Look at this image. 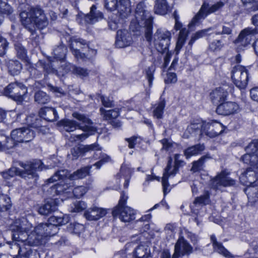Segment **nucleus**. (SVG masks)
<instances>
[{
    "instance_id": "4c0bfd02",
    "label": "nucleus",
    "mask_w": 258,
    "mask_h": 258,
    "mask_svg": "<svg viewBox=\"0 0 258 258\" xmlns=\"http://www.w3.org/2000/svg\"><path fill=\"white\" fill-rule=\"evenodd\" d=\"M45 244L44 239L40 237L35 231H32L28 235L27 245L29 246H38Z\"/></svg>"
},
{
    "instance_id": "3c124183",
    "label": "nucleus",
    "mask_w": 258,
    "mask_h": 258,
    "mask_svg": "<svg viewBox=\"0 0 258 258\" xmlns=\"http://www.w3.org/2000/svg\"><path fill=\"white\" fill-rule=\"evenodd\" d=\"M151 251L150 247L147 245H140L134 251V256L137 258L146 255V253Z\"/></svg>"
},
{
    "instance_id": "4be33fe9",
    "label": "nucleus",
    "mask_w": 258,
    "mask_h": 258,
    "mask_svg": "<svg viewBox=\"0 0 258 258\" xmlns=\"http://www.w3.org/2000/svg\"><path fill=\"white\" fill-rule=\"evenodd\" d=\"M239 109V105L236 102L225 101L218 105L216 111L218 114L227 116L237 113Z\"/></svg>"
},
{
    "instance_id": "9b49d317",
    "label": "nucleus",
    "mask_w": 258,
    "mask_h": 258,
    "mask_svg": "<svg viewBox=\"0 0 258 258\" xmlns=\"http://www.w3.org/2000/svg\"><path fill=\"white\" fill-rule=\"evenodd\" d=\"M104 7L110 12L117 9L119 16L121 19L126 18L131 13L130 0H104Z\"/></svg>"
},
{
    "instance_id": "5fc2aeb1",
    "label": "nucleus",
    "mask_w": 258,
    "mask_h": 258,
    "mask_svg": "<svg viewBox=\"0 0 258 258\" xmlns=\"http://www.w3.org/2000/svg\"><path fill=\"white\" fill-rule=\"evenodd\" d=\"M22 130V138L24 139V142L27 143L32 140L35 137L34 132L28 127H21Z\"/></svg>"
},
{
    "instance_id": "69168bd1",
    "label": "nucleus",
    "mask_w": 258,
    "mask_h": 258,
    "mask_svg": "<svg viewBox=\"0 0 258 258\" xmlns=\"http://www.w3.org/2000/svg\"><path fill=\"white\" fill-rule=\"evenodd\" d=\"M9 43L4 37L0 35V55H5L8 48Z\"/></svg>"
},
{
    "instance_id": "473e14b6",
    "label": "nucleus",
    "mask_w": 258,
    "mask_h": 258,
    "mask_svg": "<svg viewBox=\"0 0 258 258\" xmlns=\"http://www.w3.org/2000/svg\"><path fill=\"white\" fill-rule=\"evenodd\" d=\"M6 67L8 69V73L12 76L19 75L23 69L22 64L16 59L8 60L6 62Z\"/></svg>"
},
{
    "instance_id": "412c9836",
    "label": "nucleus",
    "mask_w": 258,
    "mask_h": 258,
    "mask_svg": "<svg viewBox=\"0 0 258 258\" xmlns=\"http://www.w3.org/2000/svg\"><path fill=\"white\" fill-rule=\"evenodd\" d=\"M88 47L87 42L82 38H73L70 44V48L75 57L79 59L85 60L86 57V53L81 52L80 49L84 47Z\"/></svg>"
},
{
    "instance_id": "37998d69",
    "label": "nucleus",
    "mask_w": 258,
    "mask_h": 258,
    "mask_svg": "<svg viewBox=\"0 0 258 258\" xmlns=\"http://www.w3.org/2000/svg\"><path fill=\"white\" fill-rule=\"evenodd\" d=\"M48 224L47 223H41L34 229V231L40 237L44 239L46 243L48 240Z\"/></svg>"
},
{
    "instance_id": "13d9d810",
    "label": "nucleus",
    "mask_w": 258,
    "mask_h": 258,
    "mask_svg": "<svg viewBox=\"0 0 258 258\" xmlns=\"http://www.w3.org/2000/svg\"><path fill=\"white\" fill-rule=\"evenodd\" d=\"M131 173V171L129 168L123 166L121 167L119 174L124 177L125 182L124 183V187L125 188H127L128 186Z\"/></svg>"
},
{
    "instance_id": "7c9ffc66",
    "label": "nucleus",
    "mask_w": 258,
    "mask_h": 258,
    "mask_svg": "<svg viewBox=\"0 0 258 258\" xmlns=\"http://www.w3.org/2000/svg\"><path fill=\"white\" fill-rule=\"evenodd\" d=\"M172 6L167 0H156L154 11L157 14L165 15L170 12Z\"/></svg>"
},
{
    "instance_id": "393cba45",
    "label": "nucleus",
    "mask_w": 258,
    "mask_h": 258,
    "mask_svg": "<svg viewBox=\"0 0 258 258\" xmlns=\"http://www.w3.org/2000/svg\"><path fill=\"white\" fill-rule=\"evenodd\" d=\"M49 4L51 6L52 8L56 9V12L53 11H49V16L52 21H54L57 19V15L58 12L59 16L61 18H65L67 17L68 14V10L61 7L60 2L58 0H49Z\"/></svg>"
},
{
    "instance_id": "e433bc0d",
    "label": "nucleus",
    "mask_w": 258,
    "mask_h": 258,
    "mask_svg": "<svg viewBox=\"0 0 258 258\" xmlns=\"http://www.w3.org/2000/svg\"><path fill=\"white\" fill-rule=\"evenodd\" d=\"M14 148L12 139L4 133L0 132V151H7Z\"/></svg>"
},
{
    "instance_id": "a211bd4d",
    "label": "nucleus",
    "mask_w": 258,
    "mask_h": 258,
    "mask_svg": "<svg viewBox=\"0 0 258 258\" xmlns=\"http://www.w3.org/2000/svg\"><path fill=\"white\" fill-rule=\"evenodd\" d=\"M30 76L34 79L42 78L43 74L45 77L48 75V57L39 59L34 66H30L28 68Z\"/></svg>"
},
{
    "instance_id": "864d4df0",
    "label": "nucleus",
    "mask_w": 258,
    "mask_h": 258,
    "mask_svg": "<svg viewBox=\"0 0 258 258\" xmlns=\"http://www.w3.org/2000/svg\"><path fill=\"white\" fill-rule=\"evenodd\" d=\"M70 174L66 169L58 170L54 174L49 178V183L56 181L60 179H63L66 177H69Z\"/></svg>"
},
{
    "instance_id": "7ed1b4c3",
    "label": "nucleus",
    "mask_w": 258,
    "mask_h": 258,
    "mask_svg": "<svg viewBox=\"0 0 258 258\" xmlns=\"http://www.w3.org/2000/svg\"><path fill=\"white\" fill-rule=\"evenodd\" d=\"M73 116L80 122L73 120H62L59 122L60 125L63 126V129L67 132H73L78 128L85 133L76 136L75 138L73 139L72 141L85 139L96 132V129L91 126L92 121L85 115L78 112H74L73 113Z\"/></svg>"
},
{
    "instance_id": "a878e982",
    "label": "nucleus",
    "mask_w": 258,
    "mask_h": 258,
    "mask_svg": "<svg viewBox=\"0 0 258 258\" xmlns=\"http://www.w3.org/2000/svg\"><path fill=\"white\" fill-rule=\"evenodd\" d=\"M24 118L25 120V123L29 126L33 128H37L38 123L42 122V120L38 118V116L35 114H31L28 116L23 113H18L17 115L16 120L18 122H24Z\"/></svg>"
},
{
    "instance_id": "39448f33",
    "label": "nucleus",
    "mask_w": 258,
    "mask_h": 258,
    "mask_svg": "<svg viewBox=\"0 0 258 258\" xmlns=\"http://www.w3.org/2000/svg\"><path fill=\"white\" fill-rule=\"evenodd\" d=\"M135 17L138 25L145 28V36L149 42L152 40L153 17L143 2L137 5Z\"/></svg>"
},
{
    "instance_id": "dca6fc26",
    "label": "nucleus",
    "mask_w": 258,
    "mask_h": 258,
    "mask_svg": "<svg viewBox=\"0 0 258 258\" xmlns=\"http://www.w3.org/2000/svg\"><path fill=\"white\" fill-rule=\"evenodd\" d=\"M193 251L194 248L191 245L183 236H180L174 245L172 258L188 257Z\"/></svg>"
},
{
    "instance_id": "09e8293b",
    "label": "nucleus",
    "mask_w": 258,
    "mask_h": 258,
    "mask_svg": "<svg viewBox=\"0 0 258 258\" xmlns=\"http://www.w3.org/2000/svg\"><path fill=\"white\" fill-rule=\"evenodd\" d=\"M193 123H191L187 127V131L189 134H195L200 133L201 134L203 133V123L201 124L200 121H194Z\"/></svg>"
},
{
    "instance_id": "603ef678",
    "label": "nucleus",
    "mask_w": 258,
    "mask_h": 258,
    "mask_svg": "<svg viewBox=\"0 0 258 258\" xmlns=\"http://www.w3.org/2000/svg\"><path fill=\"white\" fill-rule=\"evenodd\" d=\"M48 95L45 92L39 90L35 93V101L40 104H45L47 102Z\"/></svg>"
},
{
    "instance_id": "b1692460",
    "label": "nucleus",
    "mask_w": 258,
    "mask_h": 258,
    "mask_svg": "<svg viewBox=\"0 0 258 258\" xmlns=\"http://www.w3.org/2000/svg\"><path fill=\"white\" fill-rule=\"evenodd\" d=\"M99 145L96 143L88 145H81L78 147H75L71 149L73 160L77 159L79 156L84 155L86 153L91 151L100 150Z\"/></svg>"
},
{
    "instance_id": "052dcab7",
    "label": "nucleus",
    "mask_w": 258,
    "mask_h": 258,
    "mask_svg": "<svg viewBox=\"0 0 258 258\" xmlns=\"http://www.w3.org/2000/svg\"><path fill=\"white\" fill-rule=\"evenodd\" d=\"M69 229L73 233L79 235L84 231L85 227L83 224L74 223L70 224Z\"/></svg>"
},
{
    "instance_id": "2f4dec72",
    "label": "nucleus",
    "mask_w": 258,
    "mask_h": 258,
    "mask_svg": "<svg viewBox=\"0 0 258 258\" xmlns=\"http://www.w3.org/2000/svg\"><path fill=\"white\" fill-rule=\"evenodd\" d=\"M0 174L5 181L10 180L16 175H19L25 180H27L26 175H24V171L16 167H12L8 170L1 172Z\"/></svg>"
},
{
    "instance_id": "680f3d73",
    "label": "nucleus",
    "mask_w": 258,
    "mask_h": 258,
    "mask_svg": "<svg viewBox=\"0 0 258 258\" xmlns=\"http://www.w3.org/2000/svg\"><path fill=\"white\" fill-rule=\"evenodd\" d=\"M71 189V192L72 191L76 198H81L87 191V188L84 186H79L74 188L73 189Z\"/></svg>"
},
{
    "instance_id": "f704fd0d",
    "label": "nucleus",
    "mask_w": 258,
    "mask_h": 258,
    "mask_svg": "<svg viewBox=\"0 0 258 258\" xmlns=\"http://www.w3.org/2000/svg\"><path fill=\"white\" fill-rule=\"evenodd\" d=\"M210 239L215 251L227 257L231 256L230 252L223 246L222 243L217 241L215 235H211Z\"/></svg>"
},
{
    "instance_id": "2eb2a0df",
    "label": "nucleus",
    "mask_w": 258,
    "mask_h": 258,
    "mask_svg": "<svg viewBox=\"0 0 258 258\" xmlns=\"http://www.w3.org/2000/svg\"><path fill=\"white\" fill-rule=\"evenodd\" d=\"M230 172L222 170L211 180L210 185L215 190H221L222 187L232 186L236 184V180L229 176Z\"/></svg>"
},
{
    "instance_id": "c756f323",
    "label": "nucleus",
    "mask_w": 258,
    "mask_h": 258,
    "mask_svg": "<svg viewBox=\"0 0 258 258\" xmlns=\"http://www.w3.org/2000/svg\"><path fill=\"white\" fill-rule=\"evenodd\" d=\"M106 214L105 209L98 207H93L88 209L84 213V216L88 220H97L104 216Z\"/></svg>"
},
{
    "instance_id": "cd10ccee",
    "label": "nucleus",
    "mask_w": 258,
    "mask_h": 258,
    "mask_svg": "<svg viewBox=\"0 0 258 258\" xmlns=\"http://www.w3.org/2000/svg\"><path fill=\"white\" fill-rule=\"evenodd\" d=\"M239 180L240 182L244 185L253 184L256 183L257 181L255 172L252 168H248L240 175Z\"/></svg>"
},
{
    "instance_id": "49530a36",
    "label": "nucleus",
    "mask_w": 258,
    "mask_h": 258,
    "mask_svg": "<svg viewBox=\"0 0 258 258\" xmlns=\"http://www.w3.org/2000/svg\"><path fill=\"white\" fill-rule=\"evenodd\" d=\"M67 53V48L64 45L57 46L53 51L54 57L57 59L56 61H60L65 58Z\"/></svg>"
},
{
    "instance_id": "58836bf2",
    "label": "nucleus",
    "mask_w": 258,
    "mask_h": 258,
    "mask_svg": "<svg viewBox=\"0 0 258 258\" xmlns=\"http://www.w3.org/2000/svg\"><path fill=\"white\" fill-rule=\"evenodd\" d=\"M205 149L204 145L199 144L189 147L184 151V154L186 158H189L192 156L201 154Z\"/></svg>"
},
{
    "instance_id": "6e6552de",
    "label": "nucleus",
    "mask_w": 258,
    "mask_h": 258,
    "mask_svg": "<svg viewBox=\"0 0 258 258\" xmlns=\"http://www.w3.org/2000/svg\"><path fill=\"white\" fill-rule=\"evenodd\" d=\"M226 3L225 1H219L210 7L204 4L188 24V28L191 31L194 30L195 27L199 26L208 15L221 10Z\"/></svg>"
},
{
    "instance_id": "c85d7f7f",
    "label": "nucleus",
    "mask_w": 258,
    "mask_h": 258,
    "mask_svg": "<svg viewBox=\"0 0 258 258\" xmlns=\"http://www.w3.org/2000/svg\"><path fill=\"white\" fill-rule=\"evenodd\" d=\"M228 95V93L224 88L218 87L210 93V97L213 103L218 104L225 101Z\"/></svg>"
},
{
    "instance_id": "de8ad7c7",
    "label": "nucleus",
    "mask_w": 258,
    "mask_h": 258,
    "mask_svg": "<svg viewBox=\"0 0 258 258\" xmlns=\"http://www.w3.org/2000/svg\"><path fill=\"white\" fill-rule=\"evenodd\" d=\"M22 130L20 128L13 130L11 133V139L13 141L14 148L16 147L19 143H23L24 139L22 138Z\"/></svg>"
},
{
    "instance_id": "20e7f679",
    "label": "nucleus",
    "mask_w": 258,
    "mask_h": 258,
    "mask_svg": "<svg viewBox=\"0 0 258 258\" xmlns=\"http://www.w3.org/2000/svg\"><path fill=\"white\" fill-rule=\"evenodd\" d=\"M13 239V245L18 249V255L26 258H30V254L32 253L31 249H27L25 247H21L18 242L27 244L28 234L25 227H22L17 222L11 225L10 227Z\"/></svg>"
},
{
    "instance_id": "4d7b16f0",
    "label": "nucleus",
    "mask_w": 258,
    "mask_h": 258,
    "mask_svg": "<svg viewBox=\"0 0 258 258\" xmlns=\"http://www.w3.org/2000/svg\"><path fill=\"white\" fill-rule=\"evenodd\" d=\"M86 204L83 201H76L74 202L70 208L71 212H80L86 208Z\"/></svg>"
},
{
    "instance_id": "bb28decb",
    "label": "nucleus",
    "mask_w": 258,
    "mask_h": 258,
    "mask_svg": "<svg viewBox=\"0 0 258 258\" xmlns=\"http://www.w3.org/2000/svg\"><path fill=\"white\" fill-rule=\"evenodd\" d=\"M103 18V13L97 9L96 5H93L90 8V12L85 15L84 19L87 24H93Z\"/></svg>"
},
{
    "instance_id": "1a4fd4ad",
    "label": "nucleus",
    "mask_w": 258,
    "mask_h": 258,
    "mask_svg": "<svg viewBox=\"0 0 258 258\" xmlns=\"http://www.w3.org/2000/svg\"><path fill=\"white\" fill-rule=\"evenodd\" d=\"M27 93V87L21 82L17 81L9 84L4 90L5 96L21 104L24 101V105H27V101L24 100V96Z\"/></svg>"
},
{
    "instance_id": "774afa93",
    "label": "nucleus",
    "mask_w": 258,
    "mask_h": 258,
    "mask_svg": "<svg viewBox=\"0 0 258 258\" xmlns=\"http://www.w3.org/2000/svg\"><path fill=\"white\" fill-rule=\"evenodd\" d=\"M56 189L55 191H57V195H63L65 194H67L68 192H71V188H68L67 185L65 184H54Z\"/></svg>"
},
{
    "instance_id": "79ce46f5",
    "label": "nucleus",
    "mask_w": 258,
    "mask_h": 258,
    "mask_svg": "<svg viewBox=\"0 0 258 258\" xmlns=\"http://www.w3.org/2000/svg\"><path fill=\"white\" fill-rule=\"evenodd\" d=\"M12 207V203L10 197L4 194H0V212L9 211Z\"/></svg>"
},
{
    "instance_id": "0e129e2a",
    "label": "nucleus",
    "mask_w": 258,
    "mask_h": 258,
    "mask_svg": "<svg viewBox=\"0 0 258 258\" xmlns=\"http://www.w3.org/2000/svg\"><path fill=\"white\" fill-rule=\"evenodd\" d=\"M209 194L208 192H206L203 195L196 198L193 203V204L196 205L198 204L206 205L208 204L209 202Z\"/></svg>"
},
{
    "instance_id": "f3484780",
    "label": "nucleus",
    "mask_w": 258,
    "mask_h": 258,
    "mask_svg": "<svg viewBox=\"0 0 258 258\" xmlns=\"http://www.w3.org/2000/svg\"><path fill=\"white\" fill-rule=\"evenodd\" d=\"M50 61L49 59V74H54L59 77L63 76L70 72L73 74L75 65L70 62H66L64 60L60 61Z\"/></svg>"
},
{
    "instance_id": "ea45409f",
    "label": "nucleus",
    "mask_w": 258,
    "mask_h": 258,
    "mask_svg": "<svg viewBox=\"0 0 258 258\" xmlns=\"http://www.w3.org/2000/svg\"><path fill=\"white\" fill-rule=\"evenodd\" d=\"M211 158L212 157L209 154L202 156L198 160L192 162L191 171L196 172L203 170L205 167V163Z\"/></svg>"
},
{
    "instance_id": "f257e3e1",
    "label": "nucleus",
    "mask_w": 258,
    "mask_h": 258,
    "mask_svg": "<svg viewBox=\"0 0 258 258\" xmlns=\"http://www.w3.org/2000/svg\"><path fill=\"white\" fill-rule=\"evenodd\" d=\"M58 204L59 201L57 199L49 202V230L51 231H49V242L51 246L56 247L65 245L68 241L66 237H59L55 235L59 230L58 226L64 225L69 221V217L62 213H59V215L57 213L52 214L51 212L57 210Z\"/></svg>"
},
{
    "instance_id": "72a5a7b5",
    "label": "nucleus",
    "mask_w": 258,
    "mask_h": 258,
    "mask_svg": "<svg viewBox=\"0 0 258 258\" xmlns=\"http://www.w3.org/2000/svg\"><path fill=\"white\" fill-rule=\"evenodd\" d=\"M14 48L17 57L27 63H30V59L28 56L27 49L21 43L16 42L14 44Z\"/></svg>"
},
{
    "instance_id": "ddd939ff",
    "label": "nucleus",
    "mask_w": 258,
    "mask_h": 258,
    "mask_svg": "<svg viewBox=\"0 0 258 258\" xmlns=\"http://www.w3.org/2000/svg\"><path fill=\"white\" fill-rule=\"evenodd\" d=\"M19 165L23 167L24 175H26L27 180L31 184H35L38 178V175L36 173L37 170L41 171L43 169V163L40 160H35L30 164H25L20 162Z\"/></svg>"
},
{
    "instance_id": "c03bdc74",
    "label": "nucleus",
    "mask_w": 258,
    "mask_h": 258,
    "mask_svg": "<svg viewBox=\"0 0 258 258\" xmlns=\"http://www.w3.org/2000/svg\"><path fill=\"white\" fill-rule=\"evenodd\" d=\"M100 112L105 120L115 119L119 115V110L117 108L106 110L103 107H101Z\"/></svg>"
},
{
    "instance_id": "a18cd8bd",
    "label": "nucleus",
    "mask_w": 258,
    "mask_h": 258,
    "mask_svg": "<svg viewBox=\"0 0 258 258\" xmlns=\"http://www.w3.org/2000/svg\"><path fill=\"white\" fill-rule=\"evenodd\" d=\"M214 29V26L213 27H210L207 29L201 30L197 31L196 33H195L192 37L190 41L188 42V45H190V47L192 45L194 42L201 38H202L208 34V33L212 30Z\"/></svg>"
},
{
    "instance_id": "4468645a",
    "label": "nucleus",
    "mask_w": 258,
    "mask_h": 258,
    "mask_svg": "<svg viewBox=\"0 0 258 258\" xmlns=\"http://www.w3.org/2000/svg\"><path fill=\"white\" fill-rule=\"evenodd\" d=\"M171 33L170 31L158 29L154 35V44L157 51L161 53L168 50L170 44Z\"/></svg>"
},
{
    "instance_id": "5701e85b",
    "label": "nucleus",
    "mask_w": 258,
    "mask_h": 258,
    "mask_svg": "<svg viewBox=\"0 0 258 258\" xmlns=\"http://www.w3.org/2000/svg\"><path fill=\"white\" fill-rule=\"evenodd\" d=\"M132 42L131 33L126 30H118L116 35L115 45L118 48H124L130 46Z\"/></svg>"
},
{
    "instance_id": "aec40b11",
    "label": "nucleus",
    "mask_w": 258,
    "mask_h": 258,
    "mask_svg": "<svg viewBox=\"0 0 258 258\" xmlns=\"http://www.w3.org/2000/svg\"><path fill=\"white\" fill-rule=\"evenodd\" d=\"M252 27H247L241 31L235 43L237 44L238 50L243 49L249 45L252 40V36L257 34L251 30Z\"/></svg>"
},
{
    "instance_id": "c9c22d12",
    "label": "nucleus",
    "mask_w": 258,
    "mask_h": 258,
    "mask_svg": "<svg viewBox=\"0 0 258 258\" xmlns=\"http://www.w3.org/2000/svg\"><path fill=\"white\" fill-rule=\"evenodd\" d=\"M92 167V165H88L82 167L74 171L73 173L70 174L69 176V178L71 180L83 179L90 175V170Z\"/></svg>"
},
{
    "instance_id": "9d476101",
    "label": "nucleus",
    "mask_w": 258,
    "mask_h": 258,
    "mask_svg": "<svg viewBox=\"0 0 258 258\" xmlns=\"http://www.w3.org/2000/svg\"><path fill=\"white\" fill-rule=\"evenodd\" d=\"M215 31L214 33L216 35H221V39L215 40L209 44V49L213 52L219 51L225 45L224 35H229L232 34L233 26L229 23H219L214 26Z\"/></svg>"
},
{
    "instance_id": "6e6d98bb",
    "label": "nucleus",
    "mask_w": 258,
    "mask_h": 258,
    "mask_svg": "<svg viewBox=\"0 0 258 258\" xmlns=\"http://www.w3.org/2000/svg\"><path fill=\"white\" fill-rule=\"evenodd\" d=\"M73 74L83 79L88 76L89 71L85 68L74 66Z\"/></svg>"
},
{
    "instance_id": "f03ea898",
    "label": "nucleus",
    "mask_w": 258,
    "mask_h": 258,
    "mask_svg": "<svg viewBox=\"0 0 258 258\" xmlns=\"http://www.w3.org/2000/svg\"><path fill=\"white\" fill-rule=\"evenodd\" d=\"M22 25L31 33L36 35V28L42 30L48 23L44 11L39 7L31 8L27 11H23L20 14Z\"/></svg>"
},
{
    "instance_id": "423d86ee",
    "label": "nucleus",
    "mask_w": 258,
    "mask_h": 258,
    "mask_svg": "<svg viewBox=\"0 0 258 258\" xmlns=\"http://www.w3.org/2000/svg\"><path fill=\"white\" fill-rule=\"evenodd\" d=\"M127 199V196L122 191L117 205L112 212L114 217L118 218L123 222H130L135 219V211L133 209L126 206Z\"/></svg>"
},
{
    "instance_id": "a19ab883",
    "label": "nucleus",
    "mask_w": 258,
    "mask_h": 258,
    "mask_svg": "<svg viewBox=\"0 0 258 258\" xmlns=\"http://www.w3.org/2000/svg\"><path fill=\"white\" fill-rule=\"evenodd\" d=\"M246 186L247 187L244 189V191L247 195L248 199L252 202L256 201L258 199V186L256 183Z\"/></svg>"
},
{
    "instance_id": "8fccbe9b",
    "label": "nucleus",
    "mask_w": 258,
    "mask_h": 258,
    "mask_svg": "<svg viewBox=\"0 0 258 258\" xmlns=\"http://www.w3.org/2000/svg\"><path fill=\"white\" fill-rule=\"evenodd\" d=\"M166 102L164 99L160 100L156 105L153 110L154 116L158 119H161L163 117L164 109L165 108Z\"/></svg>"
},
{
    "instance_id": "f8f14e48",
    "label": "nucleus",
    "mask_w": 258,
    "mask_h": 258,
    "mask_svg": "<svg viewBox=\"0 0 258 258\" xmlns=\"http://www.w3.org/2000/svg\"><path fill=\"white\" fill-rule=\"evenodd\" d=\"M231 79L234 85L240 89H244L249 79L248 70L246 67L241 65H236L232 68Z\"/></svg>"
},
{
    "instance_id": "6ab92c4d",
    "label": "nucleus",
    "mask_w": 258,
    "mask_h": 258,
    "mask_svg": "<svg viewBox=\"0 0 258 258\" xmlns=\"http://www.w3.org/2000/svg\"><path fill=\"white\" fill-rule=\"evenodd\" d=\"M224 126L222 123L216 120L204 122L203 133L210 138L215 137L222 133Z\"/></svg>"
},
{
    "instance_id": "338daca9",
    "label": "nucleus",
    "mask_w": 258,
    "mask_h": 258,
    "mask_svg": "<svg viewBox=\"0 0 258 258\" xmlns=\"http://www.w3.org/2000/svg\"><path fill=\"white\" fill-rule=\"evenodd\" d=\"M155 71V68L154 66L149 67L146 71V78L149 83L150 87L152 86V82L154 79V73Z\"/></svg>"
},
{
    "instance_id": "0eeeda50",
    "label": "nucleus",
    "mask_w": 258,
    "mask_h": 258,
    "mask_svg": "<svg viewBox=\"0 0 258 258\" xmlns=\"http://www.w3.org/2000/svg\"><path fill=\"white\" fill-rule=\"evenodd\" d=\"M180 154H176L174 155V165L172 166V159L169 157L167 166L164 169L162 179V184L163 188L164 195L165 196L170 190L169 188L168 178L170 176H174L178 172L179 167L184 165V162L179 159Z\"/></svg>"
},
{
    "instance_id": "bf43d9fd",
    "label": "nucleus",
    "mask_w": 258,
    "mask_h": 258,
    "mask_svg": "<svg viewBox=\"0 0 258 258\" xmlns=\"http://www.w3.org/2000/svg\"><path fill=\"white\" fill-rule=\"evenodd\" d=\"M13 12V9L10 5L6 2L0 0V14L11 15Z\"/></svg>"
},
{
    "instance_id": "e2e57ef3",
    "label": "nucleus",
    "mask_w": 258,
    "mask_h": 258,
    "mask_svg": "<svg viewBox=\"0 0 258 258\" xmlns=\"http://www.w3.org/2000/svg\"><path fill=\"white\" fill-rule=\"evenodd\" d=\"M247 152L258 153V139L252 140L245 148Z\"/></svg>"
}]
</instances>
